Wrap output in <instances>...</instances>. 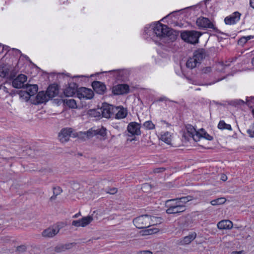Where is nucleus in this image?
I'll use <instances>...</instances> for the list:
<instances>
[{
	"instance_id": "nucleus-1",
	"label": "nucleus",
	"mask_w": 254,
	"mask_h": 254,
	"mask_svg": "<svg viewBox=\"0 0 254 254\" xmlns=\"http://www.w3.org/2000/svg\"><path fill=\"white\" fill-rule=\"evenodd\" d=\"M169 32V28L167 25L159 22L152 24L144 28V33L148 36L155 34L157 37H162L168 35ZM147 38L148 36H146V38Z\"/></svg>"
},
{
	"instance_id": "nucleus-2",
	"label": "nucleus",
	"mask_w": 254,
	"mask_h": 254,
	"mask_svg": "<svg viewBox=\"0 0 254 254\" xmlns=\"http://www.w3.org/2000/svg\"><path fill=\"white\" fill-rule=\"evenodd\" d=\"M107 135L106 129L103 127H93L87 131L80 132L79 137L84 140L91 138L94 136L105 137Z\"/></svg>"
},
{
	"instance_id": "nucleus-3",
	"label": "nucleus",
	"mask_w": 254,
	"mask_h": 254,
	"mask_svg": "<svg viewBox=\"0 0 254 254\" xmlns=\"http://www.w3.org/2000/svg\"><path fill=\"white\" fill-rule=\"evenodd\" d=\"M107 135L106 129L103 127H93L87 131L80 132L79 137L84 140L91 138L94 136L105 137Z\"/></svg>"
},
{
	"instance_id": "nucleus-4",
	"label": "nucleus",
	"mask_w": 254,
	"mask_h": 254,
	"mask_svg": "<svg viewBox=\"0 0 254 254\" xmlns=\"http://www.w3.org/2000/svg\"><path fill=\"white\" fill-rule=\"evenodd\" d=\"M166 213L176 214L182 212L185 210V205L177 202L175 199H169L166 201Z\"/></svg>"
},
{
	"instance_id": "nucleus-5",
	"label": "nucleus",
	"mask_w": 254,
	"mask_h": 254,
	"mask_svg": "<svg viewBox=\"0 0 254 254\" xmlns=\"http://www.w3.org/2000/svg\"><path fill=\"white\" fill-rule=\"evenodd\" d=\"M188 132H190L193 140L197 141L201 137H203L208 140H212L213 137L208 134L205 130L201 128L199 131H196L192 126H190L188 127Z\"/></svg>"
},
{
	"instance_id": "nucleus-6",
	"label": "nucleus",
	"mask_w": 254,
	"mask_h": 254,
	"mask_svg": "<svg viewBox=\"0 0 254 254\" xmlns=\"http://www.w3.org/2000/svg\"><path fill=\"white\" fill-rule=\"evenodd\" d=\"M199 32L195 31H185L181 33L182 39L186 42L194 44L198 43L200 36Z\"/></svg>"
},
{
	"instance_id": "nucleus-7",
	"label": "nucleus",
	"mask_w": 254,
	"mask_h": 254,
	"mask_svg": "<svg viewBox=\"0 0 254 254\" xmlns=\"http://www.w3.org/2000/svg\"><path fill=\"white\" fill-rule=\"evenodd\" d=\"M151 217L148 215H142L134 218L133 223L138 229H144L151 225Z\"/></svg>"
},
{
	"instance_id": "nucleus-8",
	"label": "nucleus",
	"mask_w": 254,
	"mask_h": 254,
	"mask_svg": "<svg viewBox=\"0 0 254 254\" xmlns=\"http://www.w3.org/2000/svg\"><path fill=\"white\" fill-rule=\"evenodd\" d=\"M197 25L201 28H210L215 30L214 24L207 18L200 17L197 19L196 21Z\"/></svg>"
},
{
	"instance_id": "nucleus-9",
	"label": "nucleus",
	"mask_w": 254,
	"mask_h": 254,
	"mask_svg": "<svg viewBox=\"0 0 254 254\" xmlns=\"http://www.w3.org/2000/svg\"><path fill=\"white\" fill-rule=\"evenodd\" d=\"M116 107L111 105H104L100 109L102 116L106 118H110L114 116V111H117Z\"/></svg>"
},
{
	"instance_id": "nucleus-10",
	"label": "nucleus",
	"mask_w": 254,
	"mask_h": 254,
	"mask_svg": "<svg viewBox=\"0 0 254 254\" xmlns=\"http://www.w3.org/2000/svg\"><path fill=\"white\" fill-rule=\"evenodd\" d=\"M94 93L93 91L84 87H81L78 89L77 97L79 99L85 98L87 99H91L93 98Z\"/></svg>"
},
{
	"instance_id": "nucleus-11",
	"label": "nucleus",
	"mask_w": 254,
	"mask_h": 254,
	"mask_svg": "<svg viewBox=\"0 0 254 254\" xmlns=\"http://www.w3.org/2000/svg\"><path fill=\"white\" fill-rule=\"evenodd\" d=\"M26 80L27 76L24 74H20L13 79L12 82V85L15 88H24V83Z\"/></svg>"
},
{
	"instance_id": "nucleus-12",
	"label": "nucleus",
	"mask_w": 254,
	"mask_h": 254,
	"mask_svg": "<svg viewBox=\"0 0 254 254\" xmlns=\"http://www.w3.org/2000/svg\"><path fill=\"white\" fill-rule=\"evenodd\" d=\"M93 220V217L92 216L88 215L82 218L81 219L73 221L72 222V225L77 227H84L90 224Z\"/></svg>"
},
{
	"instance_id": "nucleus-13",
	"label": "nucleus",
	"mask_w": 254,
	"mask_h": 254,
	"mask_svg": "<svg viewBox=\"0 0 254 254\" xmlns=\"http://www.w3.org/2000/svg\"><path fill=\"white\" fill-rule=\"evenodd\" d=\"M129 86L126 84H118L112 88V92L114 95H122L129 92Z\"/></svg>"
},
{
	"instance_id": "nucleus-14",
	"label": "nucleus",
	"mask_w": 254,
	"mask_h": 254,
	"mask_svg": "<svg viewBox=\"0 0 254 254\" xmlns=\"http://www.w3.org/2000/svg\"><path fill=\"white\" fill-rule=\"evenodd\" d=\"M60 228L59 226L55 225L49 227L42 232V236L47 238H52L57 235L60 231Z\"/></svg>"
},
{
	"instance_id": "nucleus-15",
	"label": "nucleus",
	"mask_w": 254,
	"mask_h": 254,
	"mask_svg": "<svg viewBox=\"0 0 254 254\" xmlns=\"http://www.w3.org/2000/svg\"><path fill=\"white\" fill-rule=\"evenodd\" d=\"M127 130L132 135H139L141 134L140 125L136 122H131L127 126Z\"/></svg>"
},
{
	"instance_id": "nucleus-16",
	"label": "nucleus",
	"mask_w": 254,
	"mask_h": 254,
	"mask_svg": "<svg viewBox=\"0 0 254 254\" xmlns=\"http://www.w3.org/2000/svg\"><path fill=\"white\" fill-rule=\"evenodd\" d=\"M72 131V130L71 128L63 129L59 134L60 140L63 143L68 141Z\"/></svg>"
},
{
	"instance_id": "nucleus-17",
	"label": "nucleus",
	"mask_w": 254,
	"mask_h": 254,
	"mask_svg": "<svg viewBox=\"0 0 254 254\" xmlns=\"http://www.w3.org/2000/svg\"><path fill=\"white\" fill-rule=\"evenodd\" d=\"M241 15V14L240 12L236 11L234 12L232 15L227 16L225 18V23L228 25L234 24L238 21H239Z\"/></svg>"
},
{
	"instance_id": "nucleus-18",
	"label": "nucleus",
	"mask_w": 254,
	"mask_h": 254,
	"mask_svg": "<svg viewBox=\"0 0 254 254\" xmlns=\"http://www.w3.org/2000/svg\"><path fill=\"white\" fill-rule=\"evenodd\" d=\"M77 85L75 83H69L68 87L64 90V95L67 97L73 96L76 92L77 93Z\"/></svg>"
},
{
	"instance_id": "nucleus-19",
	"label": "nucleus",
	"mask_w": 254,
	"mask_h": 254,
	"mask_svg": "<svg viewBox=\"0 0 254 254\" xmlns=\"http://www.w3.org/2000/svg\"><path fill=\"white\" fill-rule=\"evenodd\" d=\"M92 86L97 93L103 94L106 90V85L102 82L98 81H94L92 83Z\"/></svg>"
},
{
	"instance_id": "nucleus-20",
	"label": "nucleus",
	"mask_w": 254,
	"mask_h": 254,
	"mask_svg": "<svg viewBox=\"0 0 254 254\" xmlns=\"http://www.w3.org/2000/svg\"><path fill=\"white\" fill-rule=\"evenodd\" d=\"M110 72L114 73L116 79L119 80H124L126 79L128 73V71L126 69L114 70Z\"/></svg>"
},
{
	"instance_id": "nucleus-21",
	"label": "nucleus",
	"mask_w": 254,
	"mask_h": 254,
	"mask_svg": "<svg viewBox=\"0 0 254 254\" xmlns=\"http://www.w3.org/2000/svg\"><path fill=\"white\" fill-rule=\"evenodd\" d=\"M196 237V234L192 232L188 236L185 237L183 239L178 241V244L180 245H185L190 244Z\"/></svg>"
},
{
	"instance_id": "nucleus-22",
	"label": "nucleus",
	"mask_w": 254,
	"mask_h": 254,
	"mask_svg": "<svg viewBox=\"0 0 254 254\" xmlns=\"http://www.w3.org/2000/svg\"><path fill=\"white\" fill-rule=\"evenodd\" d=\"M206 54L204 50L201 49L195 51L194 53L192 58L196 60V62L198 64H200L201 61L205 58Z\"/></svg>"
},
{
	"instance_id": "nucleus-23",
	"label": "nucleus",
	"mask_w": 254,
	"mask_h": 254,
	"mask_svg": "<svg viewBox=\"0 0 254 254\" xmlns=\"http://www.w3.org/2000/svg\"><path fill=\"white\" fill-rule=\"evenodd\" d=\"M117 111H114V116L116 119H121L126 117L127 110L123 107H116Z\"/></svg>"
},
{
	"instance_id": "nucleus-24",
	"label": "nucleus",
	"mask_w": 254,
	"mask_h": 254,
	"mask_svg": "<svg viewBox=\"0 0 254 254\" xmlns=\"http://www.w3.org/2000/svg\"><path fill=\"white\" fill-rule=\"evenodd\" d=\"M46 92L50 98H52L58 95L59 89L57 85L52 84L48 87Z\"/></svg>"
},
{
	"instance_id": "nucleus-25",
	"label": "nucleus",
	"mask_w": 254,
	"mask_h": 254,
	"mask_svg": "<svg viewBox=\"0 0 254 254\" xmlns=\"http://www.w3.org/2000/svg\"><path fill=\"white\" fill-rule=\"evenodd\" d=\"M217 227L219 229H231L233 227V223L230 220H223L217 224Z\"/></svg>"
},
{
	"instance_id": "nucleus-26",
	"label": "nucleus",
	"mask_w": 254,
	"mask_h": 254,
	"mask_svg": "<svg viewBox=\"0 0 254 254\" xmlns=\"http://www.w3.org/2000/svg\"><path fill=\"white\" fill-rule=\"evenodd\" d=\"M26 89V93L29 96L34 95L38 91V87L36 84H26L24 87Z\"/></svg>"
},
{
	"instance_id": "nucleus-27",
	"label": "nucleus",
	"mask_w": 254,
	"mask_h": 254,
	"mask_svg": "<svg viewBox=\"0 0 254 254\" xmlns=\"http://www.w3.org/2000/svg\"><path fill=\"white\" fill-rule=\"evenodd\" d=\"M37 101L39 103H43L47 102L50 98L47 92H39L36 96Z\"/></svg>"
},
{
	"instance_id": "nucleus-28",
	"label": "nucleus",
	"mask_w": 254,
	"mask_h": 254,
	"mask_svg": "<svg viewBox=\"0 0 254 254\" xmlns=\"http://www.w3.org/2000/svg\"><path fill=\"white\" fill-rule=\"evenodd\" d=\"M72 244H66L65 245H59L55 247V251L57 253H62L71 248Z\"/></svg>"
},
{
	"instance_id": "nucleus-29",
	"label": "nucleus",
	"mask_w": 254,
	"mask_h": 254,
	"mask_svg": "<svg viewBox=\"0 0 254 254\" xmlns=\"http://www.w3.org/2000/svg\"><path fill=\"white\" fill-rule=\"evenodd\" d=\"M160 139L167 144H171L172 141V135L170 132L166 131L163 133L160 137Z\"/></svg>"
},
{
	"instance_id": "nucleus-30",
	"label": "nucleus",
	"mask_w": 254,
	"mask_h": 254,
	"mask_svg": "<svg viewBox=\"0 0 254 254\" xmlns=\"http://www.w3.org/2000/svg\"><path fill=\"white\" fill-rule=\"evenodd\" d=\"M53 195L50 198V200L52 201L55 200L57 196L60 195L63 191L62 189L60 187H54L53 188Z\"/></svg>"
},
{
	"instance_id": "nucleus-31",
	"label": "nucleus",
	"mask_w": 254,
	"mask_h": 254,
	"mask_svg": "<svg viewBox=\"0 0 254 254\" xmlns=\"http://www.w3.org/2000/svg\"><path fill=\"white\" fill-rule=\"evenodd\" d=\"M9 71V66H4L2 67H0V76L2 77H6L7 78Z\"/></svg>"
},
{
	"instance_id": "nucleus-32",
	"label": "nucleus",
	"mask_w": 254,
	"mask_h": 254,
	"mask_svg": "<svg viewBox=\"0 0 254 254\" xmlns=\"http://www.w3.org/2000/svg\"><path fill=\"white\" fill-rule=\"evenodd\" d=\"M254 38V36L249 35L247 36H243L240 38L238 41V44L240 46H243L249 40Z\"/></svg>"
},
{
	"instance_id": "nucleus-33",
	"label": "nucleus",
	"mask_w": 254,
	"mask_h": 254,
	"mask_svg": "<svg viewBox=\"0 0 254 254\" xmlns=\"http://www.w3.org/2000/svg\"><path fill=\"white\" fill-rule=\"evenodd\" d=\"M197 64H199L196 62V60H194L192 57L190 58L186 63L187 67L192 69L195 67Z\"/></svg>"
},
{
	"instance_id": "nucleus-34",
	"label": "nucleus",
	"mask_w": 254,
	"mask_h": 254,
	"mask_svg": "<svg viewBox=\"0 0 254 254\" xmlns=\"http://www.w3.org/2000/svg\"><path fill=\"white\" fill-rule=\"evenodd\" d=\"M175 199L177 202H179L181 204L184 205V204L187 203V202L191 200L192 199V197L190 195H188L187 196L178 198Z\"/></svg>"
},
{
	"instance_id": "nucleus-35",
	"label": "nucleus",
	"mask_w": 254,
	"mask_h": 254,
	"mask_svg": "<svg viewBox=\"0 0 254 254\" xmlns=\"http://www.w3.org/2000/svg\"><path fill=\"white\" fill-rule=\"evenodd\" d=\"M218 127L221 129H226L229 130H232L231 126L229 124H227L224 121H220L218 125Z\"/></svg>"
},
{
	"instance_id": "nucleus-36",
	"label": "nucleus",
	"mask_w": 254,
	"mask_h": 254,
	"mask_svg": "<svg viewBox=\"0 0 254 254\" xmlns=\"http://www.w3.org/2000/svg\"><path fill=\"white\" fill-rule=\"evenodd\" d=\"M226 199L224 197H220L211 201L210 203L212 205H218L224 204Z\"/></svg>"
},
{
	"instance_id": "nucleus-37",
	"label": "nucleus",
	"mask_w": 254,
	"mask_h": 254,
	"mask_svg": "<svg viewBox=\"0 0 254 254\" xmlns=\"http://www.w3.org/2000/svg\"><path fill=\"white\" fill-rule=\"evenodd\" d=\"M143 126L146 129H153L155 128V125L151 121H146Z\"/></svg>"
},
{
	"instance_id": "nucleus-38",
	"label": "nucleus",
	"mask_w": 254,
	"mask_h": 254,
	"mask_svg": "<svg viewBox=\"0 0 254 254\" xmlns=\"http://www.w3.org/2000/svg\"><path fill=\"white\" fill-rule=\"evenodd\" d=\"M66 105L71 108H75L76 107V101L74 99L67 100L66 101Z\"/></svg>"
},
{
	"instance_id": "nucleus-39",
	"label": "nucleus",
	"mask_w": 254,
	"mask_h": 254,
	"mask_svg": "<svg viewBox=\"0 0 254 254\" xmlns=\"http://www.w3.org/2000/svg\"><path fill=\"white\" fill-rule=\"evenodd\" d=\"M246 103L251 108H253L254 106V97H251L247 99ZM253 112L254 114V109L253 110Z\"/></svg>"
},
{
	"instance_id": "nucleus-40",
	"label": "nucleus",
	"mask_w": 254,
	"mask_h": 254,
	"mask_svg": "<svg viewBox=\"0 0 254 254\" xmlns=\"http://www.w3.org/2000/svg\"><path fill=\"white\" fill-rule=\"evenodd\" d=\"M10 67V71L9 72V75H8L7 79L8 80H13L16 76V72L14 69H11Z\"/></svg>"
},
{
	"instance_id": "nucleus-41",
	"label": "nucleus",
	"mask_w": 254,
	"mask_h": 254,
	"mask_svg": "<svg viewBox=\"0 0 254 254\" xmlns=\"http://www.w3.org/2000/svg\"><path fill=\"white\" fill-rule=\"evenodd\" d=\"M101 111H97L96 110H91L90 111V115L95 117H99L101 116Z\"/></svg>"
},
{
	"instance_id": "nucleus-42",
	"label": "nucleus",
	"mask_w": 254,
	"mask_h": 254,
	"mask_svg": "<svg viewBox=\"0 0 254 254\" xmlns=\"http://www.w3.org/2000/svg\"><path fill=\"white\" fill-rule=\"evenodd\" d=\"M247 133L251 137H254V123L251 126L250 128L247 130Z\"/></svg>"
},
{
	"instance_id": "nucleus-43",
	"label": "nucleus",
	"mask_w": 254,
	"mask_h": 254,
	"mask_svg": "<svg viewBox=\"0 0 254 254\" xmlns=\"http://www.w3.org/2000/svg\"><path fill=\"white\" fill-rule=\"evenodd\" d=\"M26 247L24 245L20 246L17 247L16 250L19 253H23L26 251Z\"/></svg>"
},
{
	"instance_id": "nucleus-44",
	"label": "nucleus",
	"mask_w": 254,
	"mask_h": 254,
	"mask_svg": "<svg viewBox=\"0 0 254 254\" xmlns=\"http://www.w3.org/2000/svg\"><path fill=\"white\" fill-rule=\"evenodd\" d=\"M107 193H109L110 194H114L116 193L117 192V189L116 188H113L112 189H108L106 190Z\"/></svg>"
},
{
	"instance_id": "nucleus-45",
	"label": "nucleus",
	"mask_w": 254,
	"mask_h": 254,
	"mask_svg": "<svg viewBox=\"0 0 254 254\" xmlns=\"http://www.w3.org/2000/svg\"><path fill=\"white\" fill-rule=\"evenodd\" d=\"M211 71V68L210 67H206L202 69V72L204 73H207Z\"/></svg>"
},
{
	"instance_id": "nucleus-46",
	"label": "nucleus",
	"mask_w": 254,
	"mask_h": 254,
	"mask_svg": "<svg viewBox=\"0 0 254 254\" xmlns=\"http://www.w3.org/2000/svg\"><path fill=\"white\" fill-rule=\"evenodd\" d=\"M159 101H169V102H175L174 101H171L170 100H169V99H168L167 98H166V97H161L158 100Z\"/></svg>"
},
{
	"instance_id": "nucleus-47",
	"label": "nucleus",
	"mask_w": 254,
	"mask_h": 254,
	"mask_svg": "<svg viewBox=\"0 0 254 254\" xmlns=\"http://www.w3.org/2000/svg\"><path fill=\"white\" fill-rule=\"evenodd\" d=\"M138 254H152V253L149 251H140Z\"/></svg>"
},
{
	"instance_id": "nucleus-48",
	"label": "nucleus",
	"mask_w": 254,
	"mask_h": 254,
	"mask_svg": "<svg viewBox=\"0 0 254 254\" xmlns=\"http://www.w3.org/2000/svg\"><path fill=\"white\" fill-rule=\"evenodd\" d=\"M0 89H2L3 90L4 92H5L6 93H8V90H7V88H6L5 86H2V85H0Z\"/></svg>"
},
{
	"instance_id": "nucleus-49",
	"label": "nucleus",
	"mask_w": 254,
	"mask_h": 254,
	"mask_svg": "<svg viewBox=\"0 0 254 254\" xmlns=\"http://www.w3.org/2000/svg\"><path fill=\"white\" fill-rule=\"evenodd\" d=\"M164 169L162 168H156L155 170H154V172L155 173H159L160 172H161L162 171H164Z\"/></svg>"
},
{
	"instance_id": "nucleus-50",
	"label": "nucleus",
	"mask_w": 254,
	"mask_h": 254,
	"mask_svg": "<svg viewBox=\"0 0 254 254\" xmlns=\"http://www.w3.org/2000/svg\"><path fill=\"white\" fill-rule=\"evenodd\" d=\"M250 5L254 9V0H250Z\"/></svg>"
},
{
	"instance_id": "nucleus-51",
	"label": "nucleus",
	"mask_w": 254,
	"mask_h": 254,
	"mask_svg": "<svg viewBox=\"0 0 254 254\" xmlns=\"http://www.w3.org/2000/svg\"><path fill=\"white\" fill-rule=\"evenodd\" d=\"M146 233H147V234H149V235L151 234H152V233H154V232H153V230H152V229H149V230H147L146 231ZM154 233H156V232H154Z\"/></svg>"
},
{
	"instance_id": "nucleus-52",
	"label": "nucleus",
	"mask_w": 254,
	"mask_h": 254,
	"mask_svg": "<svg viewBox=\"0 0 254 254\" xmlns=\"http://www.w3.org/2000/svg\"><path fill=\"white\" fill-rule=\"evenodd\" d=\"M242 253V251H233L231 253V254H241Z\"/></svg>"
},
{
	"instance_id": "nucleus-53",
	"label": "nucleus",
	"mask_w": 254,
	"mask_h": 254,
	"mask_svg": "<svg viewBox=\"0 0 254 254\" xmlns=\"http://www.w3.org/2000/svg\"><path fill=\"white\" fill-rule=\"evenodd\" d=\"M222 79H223V78L219 79H218V80H216V81H214V82H212V83H209V84H207V85H211L212 84H214V83H216V82H218V81H220V80H222Z\"/></svg>"
},
{
	"instance_id": "nucleus-54",
	"label": "nucleus",
	"mask_w": 254,
	"mask_h": 254,
	"mask_svg": "<svg viewBox=\"0 0 254 254\" xmlns=\"http://www.w3.org/2000/svg\"><path fill=\"white\" fill-rule=\"evenodd\" d=\"M226 179H227V177L225 175L222 176L221 177V179L224 181H226Z\"/></svg>"
},
{
	"instance_id": "nucleus-55",
	"label": "nucleus",
	"mask_w": 254,
	"mask_h": 254,
	"mask_svg": "<svg viewBox=\"0 0 254 254\" xmlns=\"http://www.w3.org/2000/svg\"><path fill=\"white\" fill-rule=\"evenodd\" d=\"M79 215H80V213L79 212L76 214H75L73 216V218H77L78 217Z\"/></svg>"
},
{
	"instance_id": "nucleus-56",
	"label": "nucleus",
	"mask_w": 254,
	"mask_h": 254,
	"mask_svg": "<svg viewBox=\"0 0 254 254\" xmlns=\"http://www.w3.org/2000/svg\"><path fill=\"white\" fill-rule=\"evenodd\" d=\"M238 103H239V104H244V102L243 100H239V101H238Z\"/></svg>"
},
{
	"instance_id": "nucleus-57",
	"label": "nucleus",
	"mask_w": 254,
	"mask_h": 254,
	"mask_svg": "<svg viewBox=\"0 0 254 254\" xmlns=\"http://www.w3.org/2000/svg\"><path fill=\"white\" fill-rule=\"evenodd\" d=\"M252 64L253 65H254V58H253L252 59Z\"/></svg>"
},
{
	"instance_id": "nucleus-58",
	"label": "nucleus",
	"mask_w": 254,
	"mask_h": 254,
	"mask_svg": "<svg viewBox=\"0 0 254 254\" xmlns=\"http://www.w3.org/2000/svg\"><path fill=\"white\" fill-rule=\"evenodd\" d=\"M148 186V185H147V184H144V186Z\"/></svg>"
},
{
	"instance_id": "nucleus-59",
	"label": "nucleus",
	"mask_w": 254,
	"mask_h": 254,
	"mask_svg": "<svg viewBox=\"0 0 254 254\" xmlns=\"http://www.w3.org/2000/svg\"><path fill=\"white\" fill-rule=\"evenodd\" d=\"M16 51H17L18 52L20 53V51H19V50H16Z\"/></svg>"
}]
</instances>
